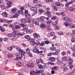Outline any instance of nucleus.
<instances>
[{"instance_id": "obj_6", "label": "nucleus", "mask_w": 75, "mask_h": 75, "mask_svg": "<svg viewBox=\"0 0 75 75\" xmlns=\"http://www.w3.org/2000/svg\"><path fill=\"white\" fill-rule=\"evenodd\" d=\"M45 18V17L44 16H41L40 17V18H37V20L38 21H42V22H44L45 21H44V19Z\"/></svg>"}, {"instance_id": "obj_4", "label": "nucleus", "mask_w": 75, "mask_h": 75, "mask_svg": "<svg viewBox=\"0 0 75 75\" xmlns=\"http://www.w3.org/2000/svg\"><path fill=\"white\" fill-rule=\"evenodd\" d=\"M30 41L32 44L33 47L35 48H37V45H38L40 44V42L35 43L34 42V39H30Z\"/></svg>"}, {"instance_id": "obj_27", "label": "nucleus", "mask_w": 75, "mask_h": 75, "mask_svg": "<svg viewBox=\"0 0 75 75\" xmlns=\"http://www.w3.org/2000/svg\"><path fill=\"white\" fill-rule=\"evenodd\" d=\"M54 26V30H57V22H55L53 23Z\"/></svg>"}, {"instance_id": "obj_13", "label": "nucleus", "mask_w": 75, "mask_h": 75, "mask_svg": "<svg viewBox=\"0 0 75 75\" xmlns=\"http://www.w3.org/2000/svg\"><path fill=\"white\" fill-rule=\"evenodd\" d=\"M33 36L35 38H38V39H39V38H40V35L37 33L34 34Z\"/></svg>"}, {"instance_id": "obj_35", "label": "nucleus", "mask_w": 75, "mask_h": 75, "mask_svg": "<svg viewBox=\"0 0 75 75\" xmlns=\"http://www.w3.org/2000/svg\"><path fill=\"white\" fill-rule=\"evenodd\" d=\"M28 30V28L27 27H25L24 28H23L22 29V31H27V30Z\"/></svg>"}, {"instance_id": "obj_40", "label": "nucleus", "mask_w": 75, "mask_h": 75, "mask_svg": "<svg viewBox=\"0 0 75 75\" xmlns=\"http://www.w3.org/2000/svg\"><path fill=\"white\" fill-rule=\"evenodd\" d=\"M57 34H58V35H62L64 34L63 32H59L57 33Z\"/></svg>"}, {"instance_id": "obj_29", "label": "nucleus", "mask_w": 75, "mask_h": 75, "mask_svg": "<svg viewBox=\"0 0 75 75\" xmlns=\"http://www.w3.org/2000/svg\"><path fill=\"white\" fill-rule=\"evenodd\" d=\"M35 72L34 71H32L30 73V75H35Z\"/></svg>"}, {"instance_id": "obj_48", "label": "nucleus", "mask_w": 75, "mask_h": 75, "mask_svg": "<svg viewBox=\"0 0 75 75\" xmlns=\"http://www.w3.org/2000/svg\"><path fill=\"white\" fill-rule=\"evenodd\" d=\"M40 45L41 46H44L45 45V43L44 42H42L40 44Z\"/></svg>"}, {"instance_id": "obj_52", "label": "nucleus", "mask_w": 75, "mask_h": 75, "mask_svg": "<svg viewBox=\"0 0 75 75\" xmlns=\"http://www.w3.org/2000/svg\"><path fill=\"white\" fill-rule=\"evenodd\" d=\"M46 23L47 24H48V23H52V21L51 20H49L47 21Z\"/></svg>"}, {"instance_id": "obj_58", "label": "nucleus", "mask_w": 75, "mask_h": 75, "mask_svg": "<svg viewBox=\"0 0 75 75\" xmlns=\"http://www.w3.org/2000/svg\"><path fill=\"white\" fill-rule=\"evenodd\" d=\"M68 69L67 67H65L64 68L63 71H66L68 70Z\"/></svg>"}, {"instance_id": "obj_30", "label": "nucleus", "mask_w": 75, "mask_h": 75, "mask_svg": "<svg viewBox=\"0 0 75 75\" xmlns=\"http://www.w3.org/2000/svg\"><path fill=\"white\" fill-rule=\"evenodd\" d=\"M21 21L23 23H25L27 22V20L25 18H24L23 20L21 19Z\"/></svg>"}, {"instance_id": "obj_51", "label": "nucleus", "mask_w": 75, "mask_h": 75, "mask_svg": "<svg viewBox=\"0 0 75 75\" xmlns=\"http://www.w3.org/2000/svg\"><path fill=\"white\" fill-rule=\"evenodd\" d=\"M67 57H64L62 58V59L64 61H66L67 59Z\"/></svg>"}, {"instance_id": "obj_64", "label": "nucleus", "mask_w": 75, "mask_h": 75, "mask_svg": "<svg viewBox=\"0 0 75 75\" xmlns=\"http://www.w3.org/2000/svg\"><path fill=\"white\" fill-rule=\"evenodd\" d=\"M70 75H73L74 74V72L72 71L70 73Z\"/></svg>"}, {"instance_id": "obj_19", "label": "nucleus", "mask_w": 75, "mask_h": 75, "mask_svg": "<svg viewBox=\"0 0 75 75\" xmlns=\"http://www.w3.org/2000/svg\"><path fill=\"white\" fill-rule=\"evenodd\" d=\"M2 16L3 17H7V16H8V15H7V13L4 12L2 14Z\"/></svg>"}, {"instance_id": "obj_39", "label": "nucleus", "mask_w": 75, "mask_h": 75, "mask_svg": "<svg viewBox=\"0 0 75 75\" xmlns=\"http://www.w3.org/2000/svg\"><path fill=\"white\" fill-rule=\"evenodd\" d=\"M32 32H33V30H28L26 31V33H28V34L31 33H32Z\"/></svg>"}, {"instance_id": "obj_18", "label": "nucleus", "mask_w": 75, "mask_h": 75, "mask_svg": "<svg viewBox=\"0 0 75 75\" xmlns=\"http://www.w3.org/2000/svg\"><path fill=\"white\" fill-rule=\"evenodd\" d=\"M11 10L12 13V14H14V13H15L16 11V8H13L11 9Z\"/></svg>"}, {"instance_id": "obj_55", "label": "nucleus", "mask_w": 75, "mask_h": 75, "mask_svg": "<svg viewBox=\"0 0 75 75\" xmlns=\"http://www.w3.org/2000/svg\"><path fill=\"white\" fill-rule=\"evenodd\" d=\"M52 20H56L57 19V17L55 16H53L52 18Z\"/></svg>"}, {"instance_id": "obj_25", "label": "nucleus", "mask_w": 75, "mask_h": 75, "mask_svg": "<svg viewBox=\"0 0 75 75\" xmlns=\"http://www.w3.org/2000/svg\"><path fill=\"white\" fill-rule=\"evenodd\" d=\"M47 30H50V29H51V26L50 24H47V27H46Z\"/></svg>"}, {"instance_id": "obj_63", "label": "nucleus", "mask_w": 75, "mask_h": 75, "mask_svg": "<svg viewBox=\"0 0 75 75\" xmlns=\"http://www.w3.org/2000/svg\"><path fill=\"white\" fill-rule=\"evenodd\" d=\"M9 17L10 18H13V15H10Z\"/></svg>"}, {"instance_id": "obj_62", "label": "nucleus", "mask_w": 75, "mask_h": 75, "mask_svg": "<svg viewBox=\"0 0 75 75\" xmlns=\"http://www.w3.org/2000/svg\"><path fill=\"white\" fill-rule=\"evenodd\" d=\"M35 24L36 25H39L40 24V23H39V22L38 21L35 22Z\"/></svg>"}, {"instance_id": "obj_42", "label": "nucleus", "mask_w": 75, "mask_h": 75, "mask_svg": "<svg viewBox=\"0 0 75 75\" xmlns=\"http://www.w3.org/2000/svg\"><path fill=\"white\" fill-rule=\"evenodd\" d=\"M57 67L56 66H53V67H52L51 68V70H55V69H56Z\"/></svg>"}, {"instance_id": "obj_21", "label": "nucleus", "mask_w": 75, "mask_h": 75, "mask_svg": "<svg viewBox=\"0 0 75 75\" xmlns=\"http://www.w3.org/2000/svg\"><path fill=\"white\" fill-rule=\"evenodd\" d=\"M40 27L42 28H44L46 27V25L45 24L41 23L40 24Z\"/></svg>"}, {"instance_id": "obj_17", "label": "nucleus", "mask_w": 75, "mask_h": 75, "mask_svg": "<svg viewBox=\"0 0 75 75\" xmlns=\"http://www.w3.org/2000/svg\"><path fill=\"white\" fill-rule=\"evenodd\" d=\"M38 14H42V13L44 12V11L43 10L41 9H40V8H39L38 9Z\"/></svg>"}, {"instance_id": "obj_3", "label": "nucleus", "mask_w": 75, "mask_h": 75, "mask_svg": "<svg viewBox=\"0 0 75 75\" xmlns=\"http://www.w3.org/2000/svg\"><path fill=\"white\" fill-rule=\"evenodd\" d=\"M69 67L70 69H72L73 66H72V63H73V60L71 58V57L69 56Z\"/></svg>"}, {"instance_id": "obj_57", "label": "nucleus", "mask_w": 75, "mask_h": 75, "mask_svg": "<svg viewBox=\"0 0 75 75\" xmlns=\"http://www.w3.org/2000/svg\"><path fill=\"white\" fill-rule=\"evenodd\" d=\"M24 7H21V8H20V10H19V11H22L23 10H24Z\"/></svg>"}, {"instance_id": "obj_5", "label": "nucleus", "mask_w": 75, "mask_h": 75, "mask_svg": "<svg viewBox=\"0 0 75 75\" xmlns=\"http://www.w3.org/2000/svg\"><path fill=\"white\" fill-rule=\"evenodd\" d=\"M13 32L14 36V37H15L17 38L18 37L19 35H20V36H22V35H24V32L23 33V34H21V33L19 32L17 34L16 33V32H15V31Z\"/></svg>"}, {"instance_id": "obj_26", "label": "nucleus", "mask_w": 75, "mask_h": 75, "mask_svg": "<svg viewBox=\"0 0 75 75\" xmlns=\"http://www.w3.org/2000/svg\"><path fill=\"white\" fill-rule=\"evenodd\" d=\"M49 60L50 61H52L53 62V61H54L55 60V58L54 57H50L49 58Z\"/></svg>"}, {"instance_id": "obj_28", "label": "nucleus", "mask_w": 75, "mask_h": 75, "mask_svg": "<svg viewBox=\"0 0 75 75\" xmlns=\"http://www.w3.org/2000/svg\"><path fill=\"white\" fill-rule=\"evenodd\" d=\"M8 57L9 58H12L13 57V55L11 54V53H8L7 54Z\"/></svg>"}, {"instance_id": "obj_54", "label": "nucleus", "mask_w": 75, "mask_h": 75, "mask_svg": "<svg viewBox=\"0 0 75 75\" xmlns=\"http://www.w3.org/2000/svg\"><path fill=\"white\" fill-rule=\"evenodd\" d=\"M38 66L40 69H41L42 68V65L38 64Z\"/></svg>"}, {"instance_id": "obj_45", "label": "nucleus", "mask_w": 75, "mask_h": 75, "mask_svg": "<svg viewBox=\"0 0 75 75\" xmlns=\"http://www.w3.org/2000/svg\"><path fill=\"white\" fill-rule=\"evenodd\" d=\"M1 8L2 9H3V10H6V6H4V5H1Z\"/></svg>"}, {"instance_id": "obj_53", "label": "nucleus", "mask_w": 75, "mask_h": 75, "mask_svg": "<svg viewBox=\"0 0 75 75\" xmlns=\"http://www.w3.org/2000/svg\"><path fill=\"white\" fill-rule=\"evenodd\" d=\"M50 35H51V36H54V35H55V34H54V32H51Z\"/></svg>"}, {"instance_id": "obj_41", "label": "nucleus", "mask_w": 75, "mask_h": 75, "mask_svg": "<svg viewBox=\"0 0 75 75\" xmlns=\"http://www.w3.org/2000/svg\"><path fill=\"white\" fill-rule=\"evenodd\" d=\"M67 14V12H62L61 15H62V16H64L65 15H66Z\"/></svg>"}, {"instance_id": "obj_10", "label": "nucleus", "mask_w": 75, "mask_h": 75, "mask_svg": "<svg viewBox=\"0 0 75 75\" xmlns=\"http://www.w3.org/2000/svg\"><path fill=\"white\" fill-rule=\"evenodd\" d=\"M24 14L26 18H29L31 16H30V14L28 13V11L27 10L25 11L24 12Z\"/></svg>"}, {"instance_id": "obj_59", "label": "nucleus", "mask_w": 75, "mask_h": 75, "mask_svg": "<svg viewBox=\"0 0 75 75\" xmlns=\"http://www.w3.org/2000/svg\"><path fill=\"white\" fill-rule=\"evenodd\" d=\"M69 6V3L68 2L67 3H66L65 4V6L66 7H68Z\"/></svg>"}, {"instance_id": "obj_20", "label": "nucleus", "mask_w": 75, "mask_h": 75, "mask_svg": "<svg viewBox=\"0 0 75 75\" xmlns=\"http://www.w3.org/2000/svg\"><path fill=\"white\" fill-rule=\"evenodd\" d=\"M46 14H47V16L49 17H51V12L50 11H47Z\"/></svg>"}, {"instance_id": "obj_61", "label": "nucleus", "mask_w": 75, "mask_h": 75, "mask_svg": "<svg viewBox=\"0 0 75 75\" xmlns=\"http://www.w3.org/2000/svg\"><path fill=\"white\" fill-rule=\"evenodd\" d=\"M21 26L22 27H25V25L23 24H20V26Z\"/></svg>"}, {"instance_id": "obj_14", "label": "nucleus", "mask_w": 75, "mask_h": 75, "mask_svg": "<svg viewBox=\"0 0 75 75\" xmlns=\"http://www.w3.org/2000/svg\"><path fill=\"white\" fill-rule=\"evenodd\" d=\"M29 67H34V64L33 63V62H29L28 64Z\"/></svg>"}, {"instance_id": "obj_23", "label": "nucleus", "mask_w": 75, "mask_h": 75, "mask_svg": "<svg viewBox=\"0 0 75 75\" xmlns=\"http://www.w3.org/2000/svg\"><path fill=\"white\" fill-rule=\"evenodd\" d=\"M64 24L65 25L66 27H68V25H71V23H68V22L67 21L65 22L64 23Z\"/></svg>"}, {"instance_id": "obj_1", "label": "nucleus", "mask_w": 75, "mask_h": 75, "mask_svg": "<svg viewBox=\"0 0 75 75\" xmlns=\"http://www.w3.org/2000/svg\"><path fill=\"white\" fill-rule=\"evenodd\" d=\"M16 49L18 51L19 54H22L24 55V54H26V53H27L28 55H29L30 57H33V54L32 53L30 52V50H29L28 48H27V49L26 50V51H24L22 50H21V49L20 48V47H16Z\"/></svg>"}, {"instance_id": "obj_46", "label": "nucleus", "mask_w": 75, "mask_h": 75, "mask_svg": "<svg viewBox=\"0 0 75 75\" xmlns=\"http://www.w3.org/2000/svg\"><path fill=\"white\" fill-rule=\"evenodd\" d=\"M27 22L28 23H31V19H28V20H26Z\"/></svg>"}, {"instance_id": "obj_36", "label": "nucleus", "mask_w": 75, "mask_h": 75, "mask_svg": "<svg viewBox=\"0 0 75 75\" xmlns=\"http://www.w3.org/2000/svg\"><path fill=\"white\" fill-rule=\"evenodd\" d=\"M62 18L63 20H67V19L68 18L67 16H62Z\"/></svg>"}, {"instance_id": "obj_50", "label": "nucleus", "mask_w": 75, "mask_h": 75, "mask_svg": "<svg viewBox=\"0 0 75 75\" xmlns=\"http://www.w3.org/2000/svg\"><path fill=\"white\" fill-rule=\"evenodd\" d=\"M23 63H21V62H18L17 63V64L18 65H19V66H22L23 65Z\"/></svg>"}, {"instance_id": "obj_33", "label": "nucleus", "mask_w": 75, "mask_h": 75, "mask_svg": "<svg viewBox=\"0 0 75 75\" xmlns=\"http://www.w3.org/2000/svg\"><path fill=\"white\" fill-rule=\"evenodd\" d=\"M25 38L27 40H30V36L28 35H26L25 36Z\"/></svg>"}, {"instance_id": "obj_12", "label": "nucleus", "mask_w": 75, "mask_h": 75, "mask_svg": "<svg viewBox=\"0 0 75 75\" xmlns=\"http://www.w3.org/2000/svg\"><path fill=\"white\" fill-rule=\"evenodd\" d=\"M38 5H35L36 7H37V8H40V7H42V3L41 2L39 1L38 3Z\"/></svg>"}, {"instance_id": "obj_49", "label": "nucleus", "mask_w": 75, "mask_h": 75, "mask_svg": "<svg viewBox=\"0 0 75 75\" xmlns=\"http://www.w3.org/2000/svg\"><path fill=\"white\" fill-rule=\"evenodd\" d=\"M71 41L73 42H75V39L74 38H72L71 39Z\"/></svg>"}, {"instance_id": "obj_8", "label": "nucleus", "mask_w": 75, "mask_h": 75, "mask_svg": "<svg viewBox=\"0 0 75 75\" xmlns=\"http://www.w3.org/2000/svg\"><path fill=\"white\" fill-rule=\"evenodd\" d=\"M37 71L35 72V73L36 74H38L39 75H46L45 74L43 73L42 74V70H36Z\"/></svg>"}, {"instance_id": "obj_24", "label": "nucleus", "mask_w": 75, "mask_h": 75, "mask_svg": "<svg viewBox=\"0 0 75 75\" xmlns=\"http://www.w3.org/2000/svg\"><path fill=\"white\" fill-rule=\"evenodd\" d=\"M36 62L38 64H40V62H41V63H42V60L41 59V60H39L38 59H37L36 60Z\"/></svg>"}, {"instance_id": "obj_43", "label": "nucleus", "mask_w": 75, "mask_h": 75, "mask_svg": "<svg viewBox=\"0 0 75 75\" xmlns=\"http://www.w3.org/2000/svg\"><path fill=\"white\" fill-rule=\"evenodd\" d=\"M13 35V34L11 33H8L7 34V36H8V37H12Z\"/></svg>"}, {"instance_id": "obj_44", "label": "nucleus", "mask_w": 75, "mask_h": 75, "mask_svg": "<svg viewBox=\"0 0 75 75\" xmlns=\"http://www.w3.org/2000/svg\"><path fill=\"white\" fill-rule=\"evenodd\" d=\"M60 3L59 2H57V6L58 8H60Z\"/></svg>"}, {"instance_id": "obj_37", "label": "nucleus", "mask_w": 75, "mask_h": 75, "mask_svg": "<svg viewBox=\"0 0 75 75\" xmlns=\"http://www.w3.org/2000/svg\"><path fill=\"white\" fill-rule=\"evenodd\" d=\"M7 49L8 50H9V51H11L13 50V48L12 47H7Z\"/></svg>"}, {"instance_id": "obj_47", "label": "nucleus", "mask_w": 75, "mask_h": 75, "mask_svg": "<svg viewBox=\"0 0 75 75\" xmlns=\"http://www.w3.org/2000/svg\"><path fill=\"white\" fill-rule=\"evenodd\" d=\"M33 4L32 3H29L28 4V6L29 7H31V6H33Z\"/></svg>"}, {"instance_id": "obj_56", "label": "nucleus", "mask_w": 75, "mask_h": 75, "mask_svg": "<svg viewBox=\"0 0 75 75\" xmlns=\"http://www.w3.org/2000/svg\"><path fill=\"white\" fill-rule=\"evenodd\" d=\"M54 11H57V7H56V6H54Z\"/></svg>"}, {"instance_id": "obj_7", "label": "nucleus", "mask_w": 75, "mask_h": 75, "mask_svg": "<svg viewBox=\"0 0 75 75\" xmlns=\"http://www.w3.org/2000/svg\"><path fill=\"white\" fill-rule=\"evenodd\" d=\"M6 4H7V8H9L11 6V4L12 3V2L10 1V0H6Z\"/></svg>"}, {"instance_id": "obj_11", "label": "nucleus", "mask_w": 75, "mask_h": 75, "mask_svg": "<svg viewBox=\"0 0 75 75\" xmlns=\"http://www.w3.org/2000/svg\"><path fill=\"white\" fill-rule=\"evenodd\" d=\"M69 9L71 11H74L75 12V6L74 5H73V8L72 7H69Z\"/></svg>"}, {"instance_id": "obj_32", "label": "nucleus", "mask_w": 75, "mask_h": 75, "mask_svg": "<svg viewBox=\"0 0 75 75\" xmlns=\"http://www.w3.org/2000/svg\"><path fill=\"white\" fill-rule=\"evenodd\" d=\"M50 50L52 51L56 50V47H52L50 48Z\"/></svg>"}, {"instance_id": "obj_60", "label": "nucleus", "mask_w": 75, "mask_h": 75, "mask_svg": "<svg viewBox=\"0 0 75 75\" xmlns=\"http://www.w3.org/2000/svg\"><path fill=\"white\" fill-rule=\"evenodd\" d=\"M66 54V52H63L62 53V55H65Z\"/></svg>"}, {"instance_id": "obj_38", "label": "nucleus", "mask_w": 75, "mask_h": 75, "mask_svg": "<svg viewBox=\"0 0 75 75\" xmlns=\"http://www.w3.org/2000/svg\"><path fill=\"white\" fill-rule=\"evenodd\" d=\"M69 27L71 28H75V25H71V23H70V25H69Z\"/></svg>"}, {"instance_id": "obj_34", "label": "nucleus", "mask_w": 75, "mask_h": 75, "mask_svg": "<svg viewBox=\"0 0 75 75\" xmlns=\"http://www.w3.org/2000/svg\"><path fill=\"white\" fill-rule=\"evenodd\" d=\"M20 10L18 11H16L15 13L16 15L18 16L20 14Z\"/></svg>"}, {"instance_id": "obj_31", "label": "nucleus", "mask_w": 75, "mask_h": 75, "mask_svg": "<svg viewBox=\"0 0 75 75\" xmlns=\"http://www.w3.org/2000/svg\"><path fill=\"white\" fill-rule=\"evenodd\" d=\"M62 62H60L59 60H57V64H59V65H61L62 64Z\"/></svg>"}, {"instance_id": "obj_15", "label": "nucleus", "mask_w": 75, "mask_h": 75, "mask_svg": "<svg viewBox=\"0 0 75 75\" xmlns=\"http://www.w3.org/2000/svg\"><path fill=\"white\" fill-rule=\"evenodd\" d=\"M36 7L37 6L32 7H31L30 10H31V11H37V8Z\"/></svg>"}, {"instance_id": "obj_16", "label": "nucleus", "mask_w": 75, "mask_h": 75, "mask_svg": "<svg viewBox=\"0 0 75 75\" xmlns=\"http://www.w3.org/2000/svg\"><path fill=\"white\" fill-rule=\"evenodd\" d=\"M34 48L33 49V52H35V53H38V51L39 50L37 48Z\"/></svg>"}, {"instance_id": "obj_22", "label": "nucleus", "mask_w": 75, "mask_h": 75, "mask_svg": "<svg viewBox=\"0 0 75 75\" xmlns=\"http://www.w3.org/2000/svg\"><path fill=\"white\" fill-rule=\"evenodd\" d=\"M72 33L71 35V36H72L73 37H75V30H73L72 31Z\"/></svg>"}, {"instance_id": "obj_9", "label": "nucleus", "mask_w": 75, "mask_h": 75, "mask_svg": "<svg viewBox=\"0 0 75 75\" xmlns=\"http://www.w3.org/2000/svg\"><path fill=\"white\" fill-rule=\"evenodd\" d=\"M15 28H12V30L13 31H15V32L16 33V30H17L18 28V29H20L21 28V27H20V25H16L15 26Z\"/></svg>"}, {"instance_id": "obj_2", "label": "nucleus", "mask_w": 75, "mask_h": 75, "mask_svg": "<svg viewBox=\"0 0 75 75\" xmlns=\"http://www.w3.org/2000/svg\"><path fill=\"white\" fill-rule=\"evenodd\" d=\"M17 53H15V55H16V58H14V60H17V61H20L21 59V58L23 57L22 54H20Z\"/></svg>"}]
</instances>
